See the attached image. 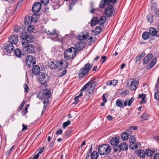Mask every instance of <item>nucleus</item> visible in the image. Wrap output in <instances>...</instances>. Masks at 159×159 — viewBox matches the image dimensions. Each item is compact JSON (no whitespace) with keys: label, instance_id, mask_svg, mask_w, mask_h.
I'll return each mask as SVG.
<instances>
[{"label":"nucleus","instance_id":"obj_1","mask_svg":"<svg viewBox=\"0 0 159 159\" xmlns=\"http://www.w3.org/2000/svg\"><path fill=\"white\" fill-rule=\"evenodd\" d=\"M76 48L71 47L64 50V55L65 58L67 60L73 59L76 55Z\"/></svg>","mask_w":159,"mask_h":159},{"label":"nucleus","instance_id":"obj_2","mask_svg":"<svg viewBox=\"0 0 159 159\" xmlns=\"http://www.w3.org/2000/svg\"><path fill=\"white\" fill-rule=\"evenodd\" d=\"M153 55L152 53H150L146 56L143 59V64L145 65L147 64L151 60L152 61L150 63L148 64L147 66V68L149 69L152 68L156 64L157 59H152Z\"/></svg>","mask_w":159,"mask_h":159},{"label":"nucleus","instance_id":"obj_3","mask_svg":"<svg viewBox=\"0 0 159 159\" xmlns=\"http://www.w3.org/2000/svg\"><path fill=\"white\" fill-rule=\"evenodd\" d=\"M43 97H42L41 100L43 101V103L44 104L43 110L45 111L46 107L47 106L49 103V98L51 96V92L50 91L47 89V88L45 89H43Z\"/></svg>","mask_w":159,"mask_h":159},{"label":"nucleus","instance_id":"obj_4","mask_svg":"<svg viewBox=\"0 0 159 159\" xmlns=\"http://www.w3.org/2000/svg\"><path fill=\"white\" fill-rule=\"evenodd\" d=\"M91 67L89 63H88L85 64L83 68L80 69L79 70L78 75L79 78L81 79L87 75Z\"/></svg>","mask_w":159,"mask_h":159},{"label":"nucleus","instance_id":"obj_5","mask_svg":"<svg viewBox=\"0 0 159 159\" xmlns=\"http://www.w3.org/2000/svg\"><path fill=\"white\" fill-rule=\"evenodd\" d=\"M98 152L101 155H107L109 154L111 151V148L109 145L103 144L99 147Z\"/></svg>","mask_w":159,"mask_h":159},{"label":"nucleus","instance_id":"obj_6","mask_svg":"<svg viewBox=\"0 0 159 159\" xmlns=\"http://www.w3.org/2000/svg\"><path fill=\"white\" fill-rule=\"evenodd\" d=\"M134 100V98L133 97L131 98L130 99L129 98H127L123 102V103L122 101L121 100L117 99L116 101V104L117 107H122L127 105L130 106Z\"/></svg>","mask_w":159,"mask_h":159},{"label":"nucleus","instance_id":"obj_7","mask_svg":"<svg viewBox=\"0 0 159 159\" xmlns=\"http://www.w3.org/2000/svg\"><path fill=\"white\" fill-rule=\"evenodd\" d=\"M48 78L49 77L47 73L43 72L41 73L40 84L41 85L42 88L41 89L43 91V89H45L46 88L48 89V86L46 84L48 80Z\"/></svg>","mask_w":159,"mask_h":159},{"label":"nucleus","instance_id":"obj_8","mask_svg":"<svg viewBox=\"0 0 159 159\" xmlns=\"http://www.w3.org/2000/svg\"><path fill=\"white\" fill-rule=\"evenodd\" d=\"M25 62L28 68L31 67L36 64L35 58L33 56L28 55L26 57Z\"/></svg>","mask_w":159,"mask_h":159},{"label":"nucleus","instance_id":"obj_9","mask_svg":"<svg viewBox=\"0 0 159 159\" xmlns=\"http://www.w3.org/2000/svg\"><path fill=\"white\" fill-rule=\"evenodd\" d=\"M39 15L34 13L32 16H28L26 17L25 19V21L26 24H29L30 23H31L32 22H36L38 19Z\"/></svg>","mask_w":159,"mask_h":159},{"label":"nucleus","instance_id":"obj_10","mask_svg":"<svg viewBox=\"0 0 159 159\" xmlns=\"http://www.w3.org/2000/svg\"><path fill=\"white\" fill-rule=\"evenodd\" d=\"M115 10L114 6L110 5L108 7L105 9V15L109 17H110L115 14Z\"/></svg>","mask_w":159,"mask_h":159},{"label":"nucleus","instance_id":"obj_11","mask_svg":"<svg viewBox=\"0 0 159 159\" xmlns=\"http://www.w3.org/2000/svg\"><path fill=\"white\" fill-rule=\"evenodd\" d=\"M118 0H102L99 5V7L101 8L104 7L105 5H109L111 3L115 4Z\"/></svg>","mask_w":159,"mask_h":159},{"label":"nucleus","instance_id":"obj_12","mask_svg":"<svg viewBox=\"0 0 159 159\" xmlns=\"http://www.w3.org/2000/svg\"><path fill=\"white\" fill-rule=\"evenodd\" d=\"M34 40V37L32 34H29L28 35L26 40L22 41V43L23 47H26L27 46V44L29 43H32Z\"/></svg>","mask_w":159,"mask_h":159},{"label":"nucleus","instance_id":"obj_13","mask_svg":"<svg viewBox=\"0 0 159 159\" xmlns=\"http://www.w3.org/2000/svg\"><path fill=\"white\" fill-rule=\"evenodd\" d=\"M8 39L9 43L13 45H16L18 42V36L16 34L11 35Z\"/></svg>","mask_w":159,"mask_h":159},{"label":"nucleus","instance_id":"obj_14","mask_svg":"<svg viewBox=\"0 0 159 159\" xmlns=\"http://www.w3.org/2000/svg\"><path fill=\"white\" fill-rule=\"evenodd\" d=\"M57 68L59 70H61L63 69H66L68 67V64L66 61H64L61 60L59 61H57Z\"/></svg>","mask_w":159,"mask_h":159},{"label":"nucleus","instance_id":"obj_15","mask_svg":"<svg viewBox=\"0 0 159 159\" xmlns=\"http://www.w3.org/2000/svg\"><path fill=\"white\" fill-rule=\"evenodd\" d=\"M139 84L138 81L133 80L130 84L128 82L127 86L128 87H130L131 89L132 90H135Z\"/></svg>","mask_w":159,"mask_h":159},{"label":"nucleus","instance_id":"obj_16","mask_svg":"<svg viewBox=\"0 0 159 159\" xmlns=\"http://www.w3.org/2000/svg\"><path fill=\"white\" fill-rule=\"evenodd\" d=\"M32 10L34 13H37L40 11V2H36L33 4Z\"/></svg>","mask_w":159,"mask_h":159},{"label":"nucleus","instance_id":"obj_17","mask_svg":"<svg viewBox=\"0 0 159 159\" xmlns=\"http://www.w3.org/2000/svg\"><path fill=\"white\" fill-rule=\"evenodd\" d=\"M14 45L11 43H9L7 44L5 47V49L7 52L10 53L12 51L14 50Z\"/></svg>","mask_w":159,"mask_h":159},{"label":"nucleus","instance_id":"obj_18","mask_svg":"<svg viewBox=\"0 0 159 159\" xmlns=\"http://www.w3.org/2000/svg\"><path fill=\"white\" fill-rule=\"evenodd\" d=\"M85 44L84 41H80L77 43L75 47V48L78 51L81 50L84 47Z\"/></svg>","mask_w":159,"mask_h":159},{"label":"nucleus","instance_id":"obj_19","mask_svg":"<svg viewBox=\"0 0 159 159\" xmlns=\"http://www.w3.org/2000/svg\"><path fill=\"white\" fill-rule=\"evenodd\" d=\"M110 142L111 145L116 146L119 143V139L116 137L112 138L110 140Z\"/></svg>","mask_w":159,"mask_h":159},{"label":"nucleus","instance_id":"obj_20","mask_svg":"<svg viewBox=\"0 0 159 159\" xmlns=\"http://www.w3.org/2000/svg\"><path fill=\"white\" fill-rule=\"evenodd\" d=\"M26 47H23L25 48H26L28 52L29 53H32L34 52V46L31 44H27Z\"/></svg>","mask_w":159,"mask_h":159},{"label":"nucleus","instance_id":"obj_21","mask_svg":"<svg viewBox=\"0 0 159 159\" xmlns=\"http://www.w3.org/2000/svg\"><path fill=\"white\" fill-rule=\"evenodd\" d=\"M149 33L152 36H157L158 35V32L154 27H151L149 30Z\"/></svg>","mask_w":159,"mask_h":159},{"label":"nucleus","instance_id":"obj_22","mask_svg":"<svg viewBox=\"0 0 159 159\" xmlns=\"http://www.w3.org/2000/svg\"><path fill=\"white\" fill-rule=\"evenodd\" d=\"M32 72L35 75L39 74L40 73V67L38 65L33 66Z\"/></svg>","mask_w":159,"mask_h":159},{"label":"nucleus","instance_id":"obj_23","mask_svg":"<svg viewBox=\"0 0 159 159\" xmlns=\"http://www.w3.org/2000/svg\"><path fill=\"white\" fill-rule=\"evenodd\" d=\"M49 66L51 70H54L57 68V61H51L49 65Z\"/></svg>","mask_w":159,"mask_h":159},{"label":"nucleus","instance_id":"obj_24","mask_svg":"<svg viewBox=\"0 0 159 159\" xmlns=\"http://www.w3.org/2000/svg\"><path fill=\"white\" fill-rule=\"evenodd\" d=\"M135 153L140 158H144L145 157V152L143 150H138Z\"/></svg>","mask_w":159,"mask_h":159},{"label":"nucleus","instance_id":"obj_25","mask_svg":"<svg viewBox=\"0 0 159 159\" xmlns=\"http://www.w3.org/2000/svg\"><path fill=\"white\" fill-rule=\"evenodd\" d=\"M119 148L121 150L125 151L127 150L128 146L125 143L123 142L120 144Z\"/></svg>","mask_w":159,"mask_h":159},{"label":"nucleus","instance_id":"obj_26","mask_svg":"<svg viewBox=\"0 0 159 159\" xmlns=\"http://www.w3.org/2000/svg\"><path fill=\"white\" fill-rule=\"evenodd\" d=\"M145 55V53L144 52L141 53L139 55L136 57L134 60V61L136 63H137L138 62L142 59Z\"/></svg>","mask_w":159,"mask_h":159},{"label":"nucleus","instance_id":"obj_27","mask_svg":"<svg viewBox=\"0 0 159 159\" xmlns=\"http://www.w3.org/2000/svg\"><path fill=\"white\" fill-rule=\"evenodd\" d=\"M98 23V19L96 17H93L91 20V26L92 27L94 26Z\"/></svg>","mask_w":159,"mask_h":159},{"label":"nucleus","instance_id":"obj_28","mask_svg":"<svg viewBox=\"0 0 159 159\" xmlns=\"http://www.w3.org/2000/svg\"><path fill=\"white\" fill-rule=\"evenodd\" d=\"M106 20V17L105 16H102L98 19V23L100 25H103L105 22Z\"/></svg>","mask_w":159,"mask_h":159},{"label":"nucleus","instance_id":"obj_29","mask_svg":"<svg viewBox=\"0 0 159 159\" xmlns=\"http://www.w3.org/2000/svg\"><path fill=\"white\" fill-rule=\"evenodd\" d=\"M155 151H152L150 149H147L145 152V155L146 154L147 156L151 157L155 152Z\"/></svg>","mask_w":159,"mask_h":159},{"label":"nucleus","instance_id":"obj_30","mask_svg":"<svg viewBox=\"0 0 159 159\" xmlns=\"http://www.w3.org/2000/svg\"><path fill=\"white\" fill-rule=\"evenodd\" d=\"M98 157V153L96 151H94L91 154V157L92 159H97Z\"/></svg>","mask_w":159,"mask_h":159},{"label":"nucleus","instance_id":"obj_31","mask_svg":"<svg viewBox=\"0 0 159 159\" xmlns=\"http://www.w3.org/2000/svg\"><path fill=\"white\" fill-rule=\"evenodd\" d=\"M149 33L148 32H144L142 34L143 39L145 40H147L149 38Z\"/></svg>","mask_w":159,"mask_h":159},{"label":"nucleus","instance_id":"obj_32","mask_svg":"<svg viewBox=\"0 0 159 159\" xmlns=\"http://www.w3.org/2000/svg\"><path fill=\"white\" fill-rule=\"evenodd\" d=\"M121 138L123 140H127L129 138L128 135L126 132H124L121 134Z\"/></svg>","mask_w":159,"mask_h":159},{"label":"nucleus","instance_id":"obj_33","mask_svg":"<svg viewBox=\"0 0 159 159\" xmlns=\"http://www.w3.org/2000/svg\"><path fill=\"white\" fill-rule=\"evenodd\" d=\"M92 82V81H90L88 83H87L85 85H84L80 90V92H82V91L85 90V89L87 88L88 86H89L91 84Z\"/></svg>","mask_w":159,"mask_h":159},{"label":"nucleus","instance_id":"obj_34","mask_svg":"<svg viewBox=\"0 0 159 159\" xmlns=\"http://www.w3.org/2000/svg\"><path fill=\"white\" fill-rule=\"evenodd\" d=\"M117 82L118 81L117 80H113L107 82V84L108 85H113L115 86L117 84Z\"/></svg>","mask_w":159,"mask_h":159},{"label":"nucleus","instance_id":"obj_35","mask_svg":"<svg viewBox=\"0 0 159 159\" xmlns=\"http://www.w3.org/2000/svg\"><path fill=\"white\" fill-rule=\"evenodd\" d=\"M83 95V94L82 92H80V94L78 96H76L74 98V100L75 101V102L73 103L74 104H77L79 102L78 99V98L82 96Z\"/></svg>","mask_w":159,"mask_h":159},{"label":"nucleus","instance_id":"obj_36","mask_svg":"<svg viewBox=\"0 0 159 159\" xmlns=\"http://www.w3.org/2000/svg\"><path fill=\"white\" fill-rule=\"evenodd\" d=\"M141 120H148L149 119V116L148 114L146 113H144L141 117Z\"/></svg>","mask_w":159,"mask_h":159},{"label":"nucleus","instance_id":"obj_37","mask_svg":"<svg viewBox=\"0 0 159 159\" xmlns=\"http://www.w3.org/2000/svg\"><path fill=\"white\" fill-rule=\"evenodd\" d=\"M153 16L150 13L148 14L147 16V19L148 22L151 23L153 22Z\"/></svg>","mask_w":159,"mask_h":159},{"label":"nucleus","instance_id":"obj_38","mask_svg":"<svg viewBox=\"0 0 159 159\" xmlns=\"http://www.w3.org/2000/svg\"><path fill=\"white\" fill-rule=\"evenodd\" d=\"M15 54L18 57H20L21 55V52L20 50L18 48L16 49L14 51Z\"/></svg>","mask_w":159,"mask_h":159},{"label":"nucleus","instance_id":"obj_39","mask_svg":"<svg viewBox=\"0 0 159 159\" xmlns=\"http://www.w3.org/2000/svg\"><path fill=\"white\" fill-rule=\"evenodd\" d=\"M28 35V34L26 32H22L21 33V37L22 39V41L26 40Z\"/></svg>","mask_w":159,"mask_h":159},{"label":"nucleus","instance_id":"obj_40","mask_svg":"<svg viewBox=\"0 0 159 159\" xmlns=\"http://www.w3.org/2000/svg\"><path fill=\"white\" fill-rule=\"evenodd\" d=\"M129 141L131 144H134L135 143L136 141V138L135 136L133 135L130 136L129 139Z\"/></svg>","mask_w":159,"mask_h":159},{"label":"nucleus","instance_id":"obj_41","mask_svg":"<svg viewBox=\"0 0 159 159\" xmlns=\"http://www.w3.org/2000/svg\"><path fill=\"white\" fill-rule=\"evenodd\" d=\"M101 28L99 27H97L95 30V34L96 35L99 34L101 31Z\"/></svg>","mask_w":159,"mask_h":159},{"label":"nucleus","instance_id":"obj_42","mask_svg":"<svg viewBox=\"0 0 159 159\" xmlns=\"http://www.w3.org/2000/svg\"><path fill=\"white\" fill-rule=\"evenodd\" d=\"M36 152H38L34 156L32 159H38L39 157L40 154V149H39V148L38 149Z\"/></svg>","mask_w":159,"mask_h":159},{"label":"nucleus","instance_id":"obj_43","mask_svg":"<svg viewBox=\"0 0 159 159\" xmlns=\"http://www.w3.org/2000/svg\"><path fill=\"white\" fill-rule=\"evenodd\" d=\"M34 26L33 25H30L28 28L27 30L29 33H31L34 31Z\"/></svg>","mask_w":159,"mask_h":159},{"label":"nucleus","instance_id":"obj_44","mask_svg":"<svg viewBox=\"0 0 159 159\" xmlns=\"http://www.w3.org/2000/svg\"><path fill=\"white\" fill-rule=\"evenodd\" d=\"M70 124V120H68L67 122H64L63 124V128H65L68 125Z\"/></svg>","mask_w":159,"mask_h":159},{"label":"nucleus","instance_id":"obj_45","mask_svg":"<svg viewBox=\"0 0 159 159\" xmlns=\"http://www.w3.org/2000/svg\"><path fill=\"white\" fill-rule=\"evenodd\" d=\"M20 28L18 25H16L14 29V32L18 33L20 32Z\"/></svg>","mask_w":159,"mask_h":159},{"label":"nucleus","instance_id":"obj_46","mask_svg":"<svg viewBox=\"0 0 159 159\" xmlns=\"http://www.w3.org/2000/svg\"><path fill=\"white\" fill-rule=\"evenodd\" d=\"M72 131L73 129L72 128L70 129L66 133L64 137H67L72 132Z\"/></svg>","mask_w":159,"mask_h":159},{"label":"nucleus","instance_id":"obj_47","mask_svg":"<svg viewBox=\"0 0 159 159\" xmlns=\"http://www.w3.org/2000/svg\"><path fill=\"white\" fill-rule=\"evenodd\" d=\"M24 88L25 90V92L27 93L29 91V88L28 86L25 83L24 86Z\"/></svg>","mask_w":159,"mask_h":159},{"label":"nucleus","instance_id":"obj_48","mask_svg":"<svg viewBox=\"0 0 159 159\" xmlns=\"http://www.w3.org/2000/svg\"><path fill=\"white\" fill-rule=\"evenodd\" d=\"M155 88L157 89V91L159 92V76L157 79V80Z\"/></svg>","mask_w":159,"mask_h":159},{"label":"nucleus","instance_id":"obj_49","mask_svg":"<svg viewBox=\"0 0 159 159\" xmlns=\"http://www.w3.org/2000/svg\"><path fill=\"white\" fill-rule=\"evenodd\" d=\"M49 0H40L42 4L44 5H47L49 2Z\"/></svg>","mask_w":159,"mask_h":159},{"label":"nucleus","instance_id":"obj_50","mask_svg":"<svg viewBox=\"0 0 159 159\" xmlns=\"http://www.w3.org/2000/svg\"><path fill=\"white\" fill-rule=\"evenodd\" d=\"M154 98L157 100H159V92H157L155 93L154 94Z\"/></svg>","mask_w":159,"mask_h":159},{"label":"nucleus","instance_id":"obj_51","mask_svg":"<svg viewBox=\"0 0 159 159\" xmlns=\"http://www.w3.org/2000/svg\"><path fill=\"white\" fill-rule=\"evenodd\" d=\"M113 150L114 152H120L121 150L119 149V148L116 146H115V147L113 148Z\"/></svg>","mask_w":159,"mask_h":159},{"label":"nucleus","instance_id":"obj_52","mask_svg":"<svg viewBox=\"0 0 159 159\" xmlns=\"http://www.w3.org/2000/svg\"><path fill=\"white\" fill-rule=\"evenodd\" d=\"M91 81H92V82L91 84L89 86L92 88H93H93L94 89L95 85L97 84V82L95 81L93 82V80Z\"/></svg>","mask_w":159,"mask_h":159},{"label":"nucleus","instance_id":"obj_53","mask_svg":"<svg viewBox=\"0 0 159 159\" xmlns=\"http://www.w3.org/2000/svg\"><path fill=\"white\" fill-rule=\"evenodd\" d=\"M56 33V30H53L52 31H48L47 32V34H49L50 35H53L55 34Z\"/></svg>","mask_w":159,"mask_h":159},{"label":"nucleus","instance_id":"obj_54","mask_svg":"<svg viewBox=\"0 0 159 159\" xmlns=\"http://www.w3.org/2000/svg\"><path fill=\"white\" fill-rule=\"evenodd\" d=\"M28 109L26 108H25L24 110H23L22 112V114L23 116H25L26 113L28 112L27 111Z\"/></svg>","mask_w":159,"mask_h":159},{"label":"nucleus","instance_id":"obj_55","mask_svg":"<svg viewBox=\"0 0 159 159\" xmlns=\"http://www.w3.org/2000/svg\"><path fill=\"white\" fill-rule=\"evenodd\" d=\"M94 89L93 87V88H92L90 86V88L88 91V93L89 94H92Z\"/></svg>","mask_w":159,"mask_h":159},{"label":"nucleus","instance_id":"obj_56","mask_svg":"<svg viewBox=\"0 0 159 159\" xmlns=\"http://www.w3.org/2000/svg\"><path fill=\"white\" fill-rule=\"evenodd\" d=\"M40 69H41V70H44L47 68L46 66V65H44L43 64H42V65H40Z\"/></svg>","mask_w":159,"mask_h":159},{"label":"nucleus","instance_id":"obj_57","mask_svg":"<svg viewBox=\"0 0 159 159\" xmlns=\"http://www.w3.org/2000/svg\"><path fill=\"white\" fill-rule=\"evenodd\" d=\"M63 132V130L62 129H59L56 132L57 135H60Z\"/></svg>","mask_w":159,"mask_h":159},{"label":"nucleus","instance_id":"obj_58","mask_svg":"<svg viewBox=\"0 0 159 159\" xmlns=\"http://www.w3.org/2000/svg\"><path fill=\"white\" fill-rule=\"evenodd\" d=\"M22 126L23 127V128L22 129V131H24L27 129V126L24 124H23L22 125Z\"/></svg>","mask_w":159,"mask_h":159},{"label":"nucleus","instance_id":"obj_59","mask_svg":"<svg viewBox=\"0 0 159 159\" xmlns=\"http://www.w3.org/2000/svg\"><path fill=\"white\" fill-rule=\"evenodd\" d=\"M139 98H141L142 99L145 98V95L143 93L140 94L139 95Z\"/></svg>","mask_w":159,"mask_h":159},{"label":"nucleus","instance_id":"obj_60","mask_svg":"<svg viewBox=\"0 0 159 159\" xmlns=\"http://www.w3.org/2000/svg\"><path fill=\"white\" fill-rule=\"evenodd\" d=\"M106 58H107L105 56H102V57H101V58L102 60V63H104L106 61Z\"/></svg>","mask_w":159,"mask_h":159},{"label":"nucleus","instance_id":"obj_61","mask_svg":"<svg viewBox=\"0 0 159 159\" xmlns=\"http://www.w3.org/2000/svg\"><path fill=\"white\" fill-rule=\"evenodd\" d=\"M155 16L159 17V8L157 9L155 12Z\"/></svg>","mask_w":159,"mask_h":159},{"label":"nucleus","instance_id":"obj_62","mask_svg":"<svg viewBox=\"0 0 159 159\" xmlns=\"http://www.w3.org/2000/svg\"><path fill=\"white\" fill-rule=\"evenodd\" d=\"M154 159H159V153H156L153 156Z\"/></svg>","mask_w":159,"mask_h":159},{"label":"nucleus","instance_id":"obj_63","mask_svg":"<svg viewBox=\"0 0 159 159\" xmlns=\"http://www.w3.org/2000/svg\"><path fill=\"white\" fill-rule=\"evenodd\" d=\"M127 131V134L128 135V136L129 135L131 136V134L132 131L131 129H128Z\"/></svg>","mask_w":159,"mask_h":159},{"label":"nucleus","instance_id":"obj_64","mask_svg":"<svg viewBox=\"0 0 159 159\" xmlns=\"http://www.w3.org/2000/svg\"><path fill=\"white\" fill-rule=\"evenodd\" d=\"M102 97V100H103V102H104V103H106L107 102V100L104 94H103Z\"/></svg>","mask_w":159,"mask_h":159}]
</instances>
